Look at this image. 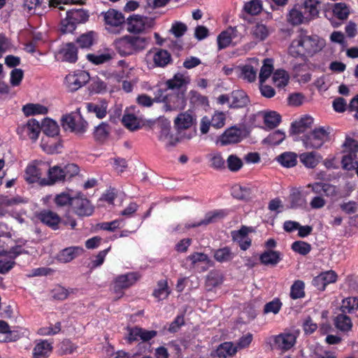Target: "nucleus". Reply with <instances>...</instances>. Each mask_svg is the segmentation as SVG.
Instances as JSON below:
<instances>
[{
  "instance_id": "obj_1",
  "label": "nucleus",
  "mask_w": 358,
  "mask_h": 358,
  "mask_svg": "<svg viewBox=\"0 0 358 358\" xmlns=\"http://www.w3.org/2000/svg\"><path fill=\"white\" fill-rule=\"evenodd\" d=\"M189 79L178 73L171 79L165 83L164 92H167L163 97L164 108L166 111L183 109L186 106L185 94Z\"/></svg>"
},
{
  "instance_id": "obj_2",
  "label": "nucleus",
  "mask_w": 358,
  "mask_h": 358,
  "mask_svg": "<svg viewBox=\"0 0 358 358\" xmlns=\"http://www.w3.org/2000/svg\"><path fill=\"white\" fill-rule=\"evenodd\" d=\"M150 38L138 35H127L115 41L114 46L117 52L122 57L136 55L144 50L148 46Z\"/></svg>"
},
{
  "instance_id": "obj_3",
  "label": "nucleus",
  "mask_w": 358,
  "mask_h": 358,
  "mask_svg": "<svg viewBox=\"0 0 358 358\" xmlns=\"http://www.w3.org/2000/svg\"><path fill=\"white\" fill-rule=\"evenodd\" d=\"M61 124L64 130L69 129L76 134H83L86 131L88 123L82 117L80 108L62 117Z\"/></svg>"
},
{
  "instance_id": "obj_4",
  "label": "nucleus",
  "mask_w": 358,
  "mask_h": 358,
  "mask_svg": "<svg viewBox=\"0 0 358 358\" xmlns=\"http://www.w3.org/2000/svg\"><path fill=\"white\" fill-rule=\"evenodd\" d=\"M89 15L83 9H72L66 12V18L61 22V30L63 33H71L76 25L80 23H85L88 20Z\"/></svg>"
},
{
  "instance_id": "obj_5",
  "label": "nucleus",
  "mask_w": 358,
  "mask_h": 358,
  "mask_svg": "<svg viewBox=\"0 0 358 358\" xmlns=\"http://www.w3.org/2000/svg\"><path fill=\"white\" fill-rule=\"evenodd\" d=\"M329 132L324 127L315 128L308 134L301 137V141L306 149H319L329 137Z\"/></svg>"
},
{
  "instance_id": "obj_6",
  "label": "nucleus",
  "mask_w": 358,
  "mask_h": 358,
  "mask_svg": "<svg viewBox=\"0 0 358 358\" xmlns=\"http://www.w3.org/2000/svg\"><path fill=\"white\" fill-rule=\"evenodd\" d=\"M153 123L157 124L159 129V141L164 143L167 148L173 147L177 144L179 141V138L171 132V123L167 119L159 117L154 121Z\"/></svg>"
},
{
  "instance_id": "obj_7",
  "label": "nucleus",
  "mask_w": 358,
  "mask_h": 358,
  "mask_svg": "<svg viewBox=\"0 0 358 358\" xmlns=\"http://www.w3.org/2000/svg\"><path fill=\"white\" fill-rule=\"evenodd\" d=\"M71 207L78 217H89L92 215L94 208L83 195L72 198Z\"/></svg>"
},
{
  "instance_id": "obj_8",
  "label": "nucleus",
  "mask_w": 358,
  "mask_h": 358,
  "mask_svg": "<svg viewBox=\"0 0 358 358\" xmlns=\"http://www.w3.org/2000/svg\"><path fill=\"white\" fill-rule=\"evenodd\" d=\"M41 132V124L36 119L31 118L26 124L19 125L17 129V134L22 138H29L35 141Z\"/></svg>"
},
{
  "instance_id": "obj_9",
  "label": "nucleus",
  "mask_w": 358,
  "mask_h": 358,
  "mask_svg": "<svg viewBox=\"0 0 358 358\" xmlns=\"http://www.w3.org/2000/svg\"><path fill=\"white\" fill-rule=\"evenodd\" d=\"M127 30L133 34L142 33L146 28L151 27V20L139 15H134L127 20Z\"/></svg>"
},
{
  "instance_id": "obj_10",
  "label": "nucleus",
  "mask_w": 358,
  "mask_h": 358,
  "mask_svg": "<svg viewBox=\"0 0 358 358\" xmlns=\"http://www.w3.org/2000/svg\"><path fill=\"white\" fill-rule=\"evenodd\" d=\"M67 87L70 92H75L85 85L90 80V75L84 71L76 74H69L65 78Z\"/></svg>"
},
{
  "instance_id": "obj_11",
  "label": "nucleus",
  "mask_w": 358,
  "mask_h": 358,
  "mask_svg": "<svg viewBox=\"0 0 358 358\" xmlns=\"http://www.w3.org/2000/svg\"><path fill=\"white\" fill-rule=\"evenodd\" d=\"M227 215V213L224 210H216L213 211L208 212L205 217L198 222L193 224L187 223L185 225V228L189 229L191 228H195L203 225H208L212 223L218 222L223 219Z\"/></svg>"
},
{
  "instance_id": "obj_12",
  "label": "nucleus",
  "mask_w": 358,
  "mask_h": 358,
  "mask_svg": "<svg viewBox=\"0 0 358 358\" xmlns=\"http://www.w3.org/2000/svg\"><path fill=\"white\" fill-rule=\"evenodd\" d=\"M296 40L298 41V44H300L306 54L313 55L320 50L316 36H308L305 33L301 32Z\"/></svg>"
},
{
  "instance_id": "obj_13",
  "label": "nucleus",
  "mask_w": 358,
  "mask_h": 358,
  "mask_svg": "<svg viewBox=\"0 0 358 358\" xmlns=\"http://www.w3.org/2000/svg\"><path fill=\"white\" fill-rule=\"evenodd\" d=\"M287 22L293 26L307 24L310 22L300 4H295L287 15Z\"/></svg>"
},
{
  "instance_id": "obj_14",
  "label": "nucleus",
  "mask_w": 358,
  "mask_h": 358,
  "mask_svg": "<svg viewBox=\"0 0 358 358\" xmlns=\"http://www.w3.org/2000/svg\"><path fill=\"white\" fill-rule=\"evenodd\" d=\"M296 336L292 333L280 334L274 338L275 348L283 352L291 349L296 343Z\"/></svg>"
},
{
  "instance_id": "obj_15",
  "label": "nucleus",
  "mask_w": 358,
  "mask_h": 358,
  "mask_svg": "<svg viewBox=\"0 0 358 358\" xmlns=\"http://www.w3.org/2000/svg\"><path fill=\"white\" fill-rule=\"evenodd\" d=\"M139 276L136 273H129L125 275L118 276L114 283V291L115 293H122V289L128 288L132 285Z\"/></svg>"
},
{
  "instance_id": "obj_16",
  "label": "nucleus",
  "mask_w": 358,
  "mask_h": 358,
  "mask_svg": "<svg viewBox=\"0 0 358 358\" xmlns=\"http://www.w3.org/2000/svg\"><path fill=\"white\" fill-rule=\"evenodd\" d=\"M48 178L41 180V185H52L55 182L62 181L65 179V176L62 168L59 166L50 167L48 171Z\"/></svg>"
},
{
  "instance_id": "obj_17",
  "label": "nucleus",
  "mask_w": 358,
  "mask_h": 358,
  "mask_svg": "<svg viewBox=\"0 0 358 358\" xmlns=\"http://www.w3.org/2000/svg\"><path fill=\"white\" fill-rule=\"evenodd\" d=\"M195 120L196 119L189 111L182 113L179 114L174 120L175 128L179 134H181L182 130L190 128Z\"/></svg>"
},
{
  "instance_id": "obj_18",
  "label": "nucleus",
  "mask_w": 358,
  "mask_h": 358,
  "mask_svg": "<svg viewBox=\"0 0 358 358\" xmlns=\"http://www.w3.org/2000/svg\"><path fill=\"white\" fill-rule=\"evenodd\" d=\"M38 219L54 230L59 229V224L61 222V218L56 213L48 210L41 212Z\"/></svg>"
},
{
  "instance_id": "obj_19",
  "label": "nucleus",
  "mask_w": 358,
  "mask_h": 358,
  "mask_svg": "<svg viewBox=\"0 0 358 358\" xmlns=\"http://www.w3.org/2000/svg\"><path fill=\"white\" fill-rule=\"evenodd\" d=\"M313 124V119L310 116L306 115L301 117L298 121L292 123L289 134L291 135L303 133Z\"/></svg>"
},
{
  "instance_id": "obj_20",
  "label": "nucleus",
  "mask_w": 358,
  "mask_h": 358,
  "mask_svg": "<svg viewBox=\"0 0 358 358\" xmlns=\"http://www.w3.org/2000/svg\"><path fill=\"white\" fill-rule=\"evenodd\" d=\"M321 2L319 0H304L302 7L310 22L318 16Z\"/></svg>"
},
{
  "instance_id": "obj_21",
  "label": "nucleus",
  "mask_w": 358,
  "mask_h": 358,
  "mask_svg": "<svg viewBox=\"0 0 358 358\" xmlns=\"http://www.w3.org/2000/svg\"><path fill=\"white\" fill-rule=\"evenodd\" d=\"M241 131L239 129L236 127L229 128L220 136V142L222 145L238 143L241 141Z\"/></svg>"
},
{
  "instance_id": "obj_22",
  "label": "nucleus",
  "mask_w": 358,
  "mask_h": 358,
  "mask_svg": "<svg viewBox=\"0 0 358 358\" xmlns=\"http://www.w3.org/2000/svg\"><path fill=\"white\" fill-rule=\"evenodd\" d=\"M83 252V249L80 247L73 246L62 250L58 255V259L61 262L67 263Z\"/></svg>"
},
{
  "instance_id": "obj_23",
  "label": "nucleus",
  "mask_w": 358,
  "mask_h": 358,
  "mask_svg": "<svg viewBox=\"0 0 358 358\" xmlns=\"http://www.w3.org/2000/svg\"><path fill=\"white\" fill-rule=\"evenodd\" d=\"M104 21L106 24L117 27L125 22V18L122 13L110 9L104 13Z\"/></svg>"
},
{
  "instance_id": "obj_24",
  "label": "nucleus",
  "mask_w": 358,
  "mask_h": 358,
  "mask_svg": "<svg viewBox=\"0 0 358 358\" xmlns=\"http://www.w3.org/2000/svg\"><path fill=\"white\" fill-rule=\"evenodd\" d=\"M86 108L89 113H94L98 118L102 119L107 114L108 103L103 99L94 103H87Z\"/></svg>"
},
{
  "instance_id": "obj_25",
  "label": "nucleus",
  "mask_w": 358,
  "mask_h": 358,
  "mask_svg": "<svg viewBox=\"0 0 358 358\" xmlns=\"http://www.w3.org/2000/svg\"><path fill=\"white\" fill-rule=\"evenodd\" d=\"M52 350V343L46 340L38 343L33 350L34 358H47Z\"/></svg>"
},
{
  "instance_id": "obj_26",
  "label": "nucleus",
  "mask_w": 358,
  "mask_h": 358,
  "mask_svg": "<svg viewBox=\"0 0 358 358\" xmlns=\"http://www.w3.org/2000/svg\"><path fill=\"white\" fill-rule=\"evenodd\" d=\"M231 108H239L246 106L249 103V98L243 90H235L231 92Z\"/></svg>"
},
{
  "instance_id": "obj_27",
  "label": "nucleus",
  "mask_w": 358,
  "mask_h": 358,
  "mask_svg": "<svg viewBox=\"0 0 358 358\" xmlns=\"http://www.w3.org/2000/svg\"><path fill=\"white\" fill-rule=\"evenodd\" d=\"M299 159L306 167L313 169L318 164L322 157L315 152H308L301 153Z\"/></svg>"
},
{
  "instance_id": "obj_28",
  "label": "nucleus",
  "mask_w": 358,
  "mask_h": 358,
  "mask_svg": "<svg viewBox=\"0 0 358 358\" xmlns=\"http://www.w3.org/2000/svg\"><path fill=\"white\" fill-rule=\"evenodd\" d=\"M237 352V347L234 346L231 342L220 344L214 352V356L219 358H227L234 355Z\"/></svg>"
},
{
  "instance_id": "obj_29",
  "label": "nucleus",
  "mask_w": 358,
  "mask_h": 358,
  "mask_svg": "<svg viewBox=\"0 0 358 358\" xmlns=\"http://www.w3.org/2000/svg\"><path fill=\"white\" fill-rule=\"evenodd\" d=\"M42 175L41 168L36 165H29L26 169L24 178L29 183L38 182L41 185V180L43 179L41 178Z\"/></svg>"
},
{
  "instance_id": "obj_30",
  "label": "nucleus",
  "mask_w": 358,
  "mask_h": 358,
  "mask_svg": "<svg viewBox=\"0 0 358 358\" xmlns=\"http://www.w3.org/2000/svg\"><path fill=\"white\" fill-rule=\"evenodd\" d=\"M281 254L278 251L268 250L264 252L259 257L264 265H276L281 260Z\"/></svg>"
},
{
  "instance_id": "obj_31",
  "label": "nucleus",
  "mask_w": 358,
  "mask_h": 358,
  "mask_svg": "<svg viewBox=\"0 0 358 358\" xmlns=\"http://www.w3.org/2000/svg\"><path fill=\"white\" fill-rule=\"evenodd\" d=\"M171 61V54L166 50L159 49L154 54L153 62L157 66L164 67Z\"/></svg>"
},
{
  "instance_id": "obj_32",
  "label": "nucleus",
  "mask_w": 358,
  "mask_h": 358,
  "mask_svg": "<svg viewBox=\"0 0 358 358\" xmlns=\"http://www.w3.org/2000/svg\"><path fill=\"white\" fill-rule=\"evenodd\" d=\"M51 137H54L59 134V128L57 123L49 118H45L41 124V131Z\"/></svg>"
},
{
  "instance_id": "obj_33",
  "label": "nucleus",
  "mask_w": 358,
  "mask_h": 358,
  "mask_svg": "<svg viewBox=\"0 0 358 358\" xmlns=\"http://www.w3.org/2000/svg\"><path fill=\"white\" fill-rule=\"evenodd\" d=\"M110 126L106 122H101L96 127L94 131V137L96 141L103 143L108 137L110 134Z\"/></svg>"
},
{
  "instance_id": "obj_34",
  "label": "nucleus",
  "mask_w": 358,
  "mask_h": 358,
  "mask_svg": "<svg viewBox=\"0 0 358 358\" xmlns=\"http://www.w3.org/2000/svg\"><path fill=\"white\" fill-rule=\"evenodd\" d=\"M22 111L28 117L38 114L45 115L48 113V108L38 103H27L22 107Z\"/></svg>"
},
{
  "instance_id": "obj_35",
  "label": "nucleus",
  "mask_w": 358,
  "mask_h": 358,
  "mask_svg": "<svg viewBox=\"0 0 358 358\" xmlns=\"http://www.w3.org/2000/svg\"><path fill=\"white\" fill-rule=\"evenodd\" d=\"M0 331L6 333L8 342H15L23 334L19 330H10L8 324L3 320H0Z\"/></svg>"
},
{
  "instance_id": "obj_36",
  "label": "nucleus",
  "mask_w": 358,
  "mask_h": 358,
  "mask_svg": "<svg viewBox=\"0 0 358 358\" xmlns=\"http://www.w3.org/2000/svg\"><path fill=\"white\" fill-rule=\"evenodd\" d=\"M272 79L278 87H284L287 85L289 76L286 71L278 69L273 73Z\"/></svg>"
},
{
  "instance_id": "obj_37",
  "label": "nucleus",
  "mask_w": 358,
  "mask_h": 358,
  "mask_svg": "<svg viewBox=\"0 0 358 358\" xmlns=\"http://www.w3.org/2000/svg\"><path fill=\"white\" fill-rule=\"evenodd\" d=\"M64 54V60L70 63H75L78 59V51L76 45L72 43H69L62 50Z\"/></svg>"
},
{
  "instance_id": "obj_38",
  "label": "nucleus",
  "mask_w": 358,
  "mask_h": 358,
  "mask_svg": "<svg viewBox=\"0 0 358 358\" xmlns=\"http://www.w3.org/2000/svg\"><path fill=\"white\" fill-rule=\"evenodd\" d=\"M251 194V189L248 187H243L239 185H236L233 186L231 189L232 196L238 199H248L249 198H250Z\"/></svg>"
},
{
  "instance_id": "obj_39",
  "label": "nucleus",
  "mask_w": 358,
  "mask_h": 358,
  "mask_svg": "<svg viewBox=\"0 0 358 358\" xmlns=\"http://www.w3.org/2000/svg\"><path fill=\"white\" fill-rule=\"evenodd\" d=\"M264 124L270 129L276 127L281 122V116L275 111H269L264 113Z\"/></svg>"
},
{
  "instance_id": "obj_40",
  "label": "nucleus",
  "mask_w": 358,
  "mask_h": 358,
  "mask_svg": "<svg viewBox=\"0 0 358 358\" xmlns=\"http://www.w3.org/2000/svg\"><path fill=\"white\" fill-rule=\"evenodd\" d=\"M232 31V27H229L218 35L217 41L219 50L224 49L230 45L232 41L230 34Z\"/></svg>"
},
{
  "instance_id": "obj_41",
  "label": "nucleus",
  "mask_w": 358,
  "mask_h": 358,
  "mask_svg": "<svg viewBox=\"0 0 358 358\" xmlns=\"http://www.w3.org/2000/svg\"><path fill=\"white\" fill-rule=\"evenodd\" d=\"M273 70V59L266 58L264 60L263 66L261 68L259 79L261 83L266 81L271 76Z\"/></svg>"
},
{
  "instance_id": "obj_42",
  "label": "nucleus",
  "mask_w": 358,
  "mask_h": 358,
  "mask_svg": "<svg viewBox=\"0 0 358 358\" xmlns=\"http://www.w3.org/2000/svg\"><path fill=\"white\" fill-rule=\"evenodd\" d=\"M296 157L294 152H286L278 157V161L285 167H293L296 164Z\"/></svg>"
},
{
  "instance_id": "obj_43",
  "label": "nucleus",
  "mask_w": 358,
  "mask_h": 358,
  "mask_svg": "<svg viewBox=\"0 0 358 358\" xmlns=\"http://www.w3.org/2000/svg\"><path fill=\"white\" fill-rule=\"evenodd\" d=\"M334 322L336 328L341 331H348L352 328V324L350 317L343 313L338 315Z\"/></svg>"
},
{
  "instance_id": "obj_44",
  "label": "nucleus",
  "mask_w": 358,
  "mask_h": 358,
  "mask_svg": "<svg viewBox=\"0 0 358 358\" xmlns=\"http://www.w3.org/2000/svg\"><path fill=\"white\" fill-rule=\"evenodd\" d=\"M234 257V254L228 247H224L215 250L214 253L215 259L219 262H227L231 261Z\"/></svg>"
},
{
  "instance_id": "obj_45",
  "label": "nucleus",
  "mask_w": 358,
  "mask_h": 358,
  "mask_svg": "<svg viewBox=\"0 0 358 358\" xmlns=\"http://www.w3.org/2000/svg\"><path fill=\"white\" fill-rule=\"evenodd\" d=\"M305 284L302 280H296L291 287L290 297L292 299L303 298L305 296Z\"/></svg>"
},
{
  "instance_id": "obj_46",
  "label": "nucleus",
  "mask_w": 358,
  "mask_h": 358,
  "mask_svg": "<svg viewBox=\"0 0 358 358\" xmlns=\"http://www.w3.org/2000/svg\"><path fill=\"white\" fill-rule=\"evenodd\" d=\"M122 122L124 127L130 131H136L141 127L137 117L133 114H124Z\"/></svg>"
},
{
  "instance_id": "obj_47",
  "label": "nucleus",
  "mask_w": 358,
  "mask_h": 358,
  "mask_svg": "<svg viewBox=\"0 0 358 358\" xmlns=\"http://www.w3.org/2000/svg\"><path fill=\"white\" fill-rule=\"evenodd\" d=\"M75 292V289H66L65 287L61 285H57L52 290V296L53 299L56 300H64L66 299L70 294H73Z\"/></svg>"
},
{
  "instance_id": "obj_48",
  "label": "nucleus",
  "mask_w": 358,
  "mask_h": 358,
  "mask_svg": "<svg viewBox=\"0 0 358 358\" xmlns=\"http://www.w3.org/2000/svg\"><path fill=\"white\" fill-rule=\"evenodd\" d=\"M208 159L210 162V167L214 169H224L225 168V161L222 157L221 153L214 152L208 155Z\"/></svg>"
},
{
  "instance_id": "obj_49",
  "label": "nucleus",
  "mask_w": 358,
  "mask_h": 358,
  "mask_svg": "<svg viewBox=\"0 0 358 358\" xmlns=\"http://www.w3.org/2000/svg\"><path fill=\"white\" fill-rule=\"evenodd\" d=\"M341 311L343 313H351L352 311L358 309V298L348 297L343 300Z\"/></svg>"
},
{
  "instance_id": "obj_50",
  "label": "nucleus",
  "mask_w": 358,
  "mask_h": 358,
  "mask_svg": "<svg viewBox=\"0 0 358 358\" xmlns=\"http://www.w3.org/2000/svg\"><path fill=\"white\" fill-rule=\"evenodd\" d=\"M285 138V133L282 131L278 129L270 134L266 138L264 139L263 142L264 143L274 145H279L284 141Z\"/></svg>"
},
{
  "instance_id": "obj_51",
  "label": "nucleus",
  "mask_w": 358,
  "mask_h": 358,
  "mask_svg": "<svg viewBox=\"0 0 358 358\" xmlns=\"http://www.w3.org/2000/svg\"><path fill=\"white\" fill-rule=\"evenodd\" d=\"M223 278L222 273L219 271H210L207 275L206 286L212 288L217 287L222 283Z\"/></svg>"
},
{
  "instance_id": "obj_52",
  "label": "nucleus",
  "mask_w": 358,
  "mask_h": 358,
  "mask_svg": "<svg viewBox=\"0 0 358 358\" xmlns=\"http://www.w3.org/2000/svg\"><path fill=\"white\" fill-rule=\"evenodd\" d=\"M239 76L244 80L252 83L256 79L257 71L251 65H245L241 69Z\"/></svg>"
},
{
  "instance_id": "obj_53",
  "label": "nucleus",
  "mask_w": 358,
  "mask_h": 358,
  "mask_svg": "<svg viewBox=\"0 0 358 358\" xmlns=\"http://www.w3.org/2000/svg\"><path fill=\"white\" fill-rule=\"evenodd\" d=\"M94 34V33L93 31H89L86 34H83L77 38L76 42L80 48H88L93 44Z\"/></svg>"
},
{
  "instance_id": "obj_54",
  "label": "nucleus",
  "mask_w": 358,
  "mask_h": 358,
  "mask_svg": "<svg viewBox=\"0 0 358 358\" xmlns=\"http://www.w3.org/2000/svg\"><path fill=\"white\" fill-rule=\"evenodd\" d=\"M334 14L340 20H345L350 13L349 9L344 3H335L333 8Z\"/></svg>"
},
{
  "instance_id": "obj_55",
  "label": "nucleus",
  "mask_w": 358,
  "mask_h": 358,
  "mask_svg": "<svg viewBox=\"0 0 358 358\" xmlns=\"http://www.w3.org/2000/svg\"><path fill=\"white\" fill-rule=\"evenodd\" d=\"M262 9L260 0H251L244 5V10L250 15H257Z\"/></svg>"
},
{
  "instance_id": "obj_56",
  "label": "nucleus",
  "mask_w": 358,
  "mask_h": 358,
  "mask_svg": "<svg viewBox=\"0 0 358 358\" xmlns=\"http://www.w3.org/2000/svg\"><path fill=\"white\" fill-rule=\"evenodd\" d=\"M252 34L255 38L263 41L268 36V31L265 25L257 24L252 27Z\"/></svg>"
},
{
  "instance_id": "obj_57",
  "label": "nucleus",
  "mask_w": 358,
  "mask_h": 358,
  "mask_svg": "<svg viewBox=\"0 0 358 358\" xmlns=\"http://www.w3.org/2000/svg\"><path fill=\"white\" fill-rule=\"evenodd\" d=\"M292 249L300 255H306L310 251L311 246L306 242L297 241L292 243Z\"/></svg>"
},
{
  "instance_id": "obj_58",
  "label": "nucleus",
  "mask_w": 358,
  "mask_h": 358,
  "mask_svg": "<svg viewBox=\"0 0 358 358\" xmlns=\"http://www.w3.org/2000/svg\"><path fill=\"white\" fill-rule=\"evenodd\" d=\"M227 167L231 171H237L243 166L242 160L235 155H231L227 159Z\"/></svg>"
},
{
  "instance_id": "obj_59",
  "label": "nucleus",
  "mask_w": 358,
  "mask_h": 358,
  "mask_svg": "<svg viewBox=\"0 0 358 358\" xmlns=\"http://www.w3.org/2000/svg\"><path fill=\"white\" fill-rule=\"evenodd\" d=\"M344 152L356 155L358 152V142L351 138H346L345 143H343Z\"/></svg>"
},
{
  "instance_id": "obj_60",
  "label": "nucleus",
  "mask_w": 358,
  "mask_h": 358,
  "mask_svg": "<svg viewBox=\"0 0 358 358\" xmlns=\"http://www.w3.org/2000/svg\"><path fill=\"white\" fill-rule=\"evenodd\" d=\"M356 157V155H354L352 154L346 153L345 154L341 160L342 166L345 170H353L355 168V163L357 162V161H354V158Z\"/></svg>"
},
{
  "instance_id": "obj_61",
  "label": "nucleus",
  "mask_w": 358,
  "mask_h": 358,
  "mask_svg": "<svg viewBox=\"0 0 358 358\" xmlns=\"http://www.w3.org/2000/svg\"><path fill=\"white\" fill-rule=\"evenodd\" d=\"M87 58L94 64H101L108 62L111 59V56L110 54H101L98 55L88 54Z\"/></svg>"
},
{
  "instance_id": "obj_62",
  "label": "nucleus",
  "mask_w": 358,
  "mask_h": 358,
  "mask_svg": "<svg viewBox=\"0 0 358 358\" xmlns=\"http://www.w3.org/2000/svg\"><path fill=\"white\" fill-rule=\"evenodd\" d=\"M282 303L279 299H275L265 304L264 308V313H273L277 314L281 308Z\"/></svg>"
},
{
  "instance_id": "obj_63",
  "label": "nucleus",
  "mask_w": 358,
  "mask_h": 358,
  "mask_svg": "<svg viewBox=\"0 0 358 358\" xmlns=\"http://www.w3.org/2000/svg\"><path fill=\"white\" fill-rule=\"evenodd\" d=\"M337 278L336 273L333 271H329L324 273H321L320 275L316 277V281L324 280L326 286L328 284L336 282Z\"/></svg>"
},
{
  "instance_id": "obj_64",
  "label": "nucleus",
  "mask_w": 358,
  "mask_h": 358,
  "mask_svg": "<svg viewBox=\"0 0 358 358\" xmlns=\"http://www.w3.org/2000/svg\"><path fill=\"white\" fill-rule=\"evenodd\" d=\"M187 30V27L185 24L181 22H176L173 24L171 32L177 38L181 37L185 34Z\"/></svg>"
}]
</instances>
